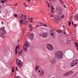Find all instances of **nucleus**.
<instances>
[{"instance_id": "obj_4", "label": "nucleus", "mask_w": 78, "mask_h": 78, "mask_svg": "<svg viewBox=\"0 0 78 78\" xmlns=\"http://www.w3.org/2000/svg\"><path fill=\"white\" fill-rule=\"evenodd\" d=\"M30 44H29V43L27 42H25V45H24L23 48V50H24V51H27V48H28Z\"/></svg>"}, {"instance_id": "obj_50", "label": "nucleus", "mask_w": 78, "mask_h": 78, "mask_svg": "<svg viewBox=\"0 0 78 78\" xmlns=\"http://www.w3.org/2000/svg\"><path fill=\"white\" fill-rule=\"evenodd\" d=\"M39 25H38L37 26H36V27H39Z\"/></svg>"}, {"instance_id": "obj_13", "label": "nucleus", "mask_w": 78, "mask_h": 78, "mask_svg": "<svg viewBox=\"0 0 78 78\" xmlns=\"http://www.w3.org/2000/svg\"><path fill=\"white\" fill-rule=\"evenodd\" d=\"M74 18L75 20H78V14H76L74 16Z\"/></svg>"}, {"instance_id": "obj_25", "label": "nucleus", "mask_w": 78, "mask_h": 78, "mask_svg": "<svg viewBox=\"0 0 78 78\" xmlns=\"http://www.w3.org/2000/svg\"><path fill=\"white\" fill-rule=\"evenodd\" d=\"M19 45H18L17 46H16V50L17 49H18V48H19Z\"/></svg>"}, {"instance_id": "obj_49", "label": "nucleus", "mask_w": 78, "mask_h": 78, "mask_svg": "<svg viewBox=\"0 0 78 78\" xmlns=\"http://www.w3.org/2000/svg\"><path fill=\"white\" fill-rule=\"evenodd\" d=\"M1 8H2V7L1 6V5H0V9H1Z\"/></svg>"}, {"instance_id": "obj_52", "label": "nucleus", "mask_w": 78, "mask_h": 78, "mask_svg": "<svg viewBox=\"0 0 78 78\" xmlns=\"http://www.w3.org/2000/svg\"><path fill=\"white\" fill-rule=\"evenodd\" d=\"M28 2H30V0H28Z\"/></svg>"}, {"instance_id": "obj_14", "label": "nucleus", "mask_w": 78, "mask_h": 78, "mask_svg": "<svg viewBox=\"0 0 78 78\" xmlns=\"http://www.w3.org/2000/svg\"><path fill=\"white\" fill-rule=\"evenodd\" d=\"M30 20V18H25L23 20V22L28 23Z\"/></svg>"}, {"instance_id": "obj_2", "label": "nucleus", "mask_w": 78, "mask_h": 78, "mask_svg": "<svg viewBox=\"0 0 78 78\" xmlns=\"http://www.w3.org/2000/svg\"><path fill=\"white\" fill-rule=\"evenodd\" d=\"M5 27H3L0 29V36L2 37L3 39L5 37V35L7 34V32L5 30Z\"/></svg>"}, {"instance_id": "obj_43", "label": "nucleus", "mask_w": 78, "mask_h": 78, "mask_svg": "<svg viewBox=\"0 0 78 78\" xmlns=\"http://www.w3.org/2000/svg\"><path fill=\"white\" fill-rule=\"evenodd\" d=\"M72 25H73V21L72 22Z\"/></svg>"}, {"instance_id": "obj_16", "label": "nucleus", "mask_w": 78, "mask_h": 78, "mask_svg": "<svg viewBox=\"0 0 78 78\" xmlns=\"http://www.w3.org/2000/svg\"><path fill=\"white\" fill-rule=\"evenodd\" d=\"M39 66H36L35 68V70H36V71H37V70H38V69L39 68Z\"/></svg>"}, {"instance_id": "obj_58", "label": "nucleus", "mask_w": 78, "mask_h": 78, "mask_svg": "<svg viewBox=\"0 0 78 78\" xmlns=\"http://www.w3.org/2000/svg\"><path fill=\"white\" fill-rule=\"evenodd\" d=\"M32 30H33V29H32L31 30V31H32Z\"/></svg>"}, {"instance_id": "obj_5", "label": "nucleus", "mask_w": 78, "mask_h": 78, "mask_svg": "<svg viewBox=\"0 0 78 78\" xmlns=\"http://www.w3.org/2000/svg\"><path fill=\"white\" fill-rule=\"evenodd\" d=\"M16 64L19 67H21L23 66V63L19 59L16 60Z\"/></svg>"}, {"instance_id": "obj_44", "label": "nucleus", "mask_w": 78, "mask_h": 78, "mask_svg": "<svg viewBox=\"0 0 78 78\" xmlns=\"http://www.w3.org/2000/svg\"><path fill=\"white\" fill-rule=\"evenodd\" d=\"M24 18H25V19H27V16H25L24 17Z\"/></svg>"}, {"instance_id": "obj_10", "label": "nucleus", "mask_w": 78, "mask_h": 78, "mask_svg": "<svg viewBox=\"0 0 78 78\" xmlns=\"http://www.w3.org/2000/svg\"><path fill=\"white\" fill-rule=\"evenodd\" d=\"M28 36L30 39H33L34 37V34H33V33H31V34H28Z\"/></svg>"}, {"instance_id": "obj_37", "label": "nucleus", "mask_w": 78, "mask_h": 78, "mask_svg": "<svg viewBox=\"0 0 78 78\" xmlns=\"http://www.w3.org/2000/svg\"><path fill=\"white\" fill-rule=\"evenodd\" d=\"M43 26H44V27H47V25H45L44 24V25Z\"/></svg>"}, {"instance_id": "obj_12", "label": "nucleus", "mask_w": 78, "mask_h": 78, "mask_svg": "<svg viewBox=\"0 0 78 78\" xmlns=\"http://www.w3.org/2000/svg\"><path fill=\"white\" fill-rule=\"evenodd\" d=\"M44 73H45L44 72V71L43 70H41V72L40 74V76H43V75H44Z\"/></svg>"}, {"instance_id": "obj_22", "label": "nucleus", "mask_w": 78, "mask_h": 78, "mask_svg": "<svg viewBox=\"0 0 78 78\" xmlns=\"http://www.w3.org/2000/svg\"><path fill=\"white\" fill-rule=\"evenodd\" d=\"M17 54V50L16 49H15V55Z\"/></svg>"}, {"instance_id": "obj_53", "label": "nucleus", "mask_w": 78, "mask_h": 78, "mask_svg": "<svg viewBox=\"0 0 78 78\" xmlns=\"http://www.w3.org/2000/svg\"><path fill=\"white\" fill-rule=\"evenodd\" d=\"M64 34H66V32H64Z\"/></svg>"}, {"instance_id": "obj_33", "label": "nucleus", "mask_w": 78, "mask_h": 78, "mask_svg": "<svg viewBox=\"0 0 78 78\" xmlns=\"http://www.w3.org/2000/svg\"><path fill=\"white\" fill-rule=\"evenodd\" d=\"M69 25H71V23L70 22H69Z\"/></svg>"}, {"instance_id": "obj_59", "label": "nucleus", "mask_w": 78, "mask_h": 78, "mask_svg": "<svg viewBox=\"0 0 78 78\" xmlns=\"http://www.w3.org/2000/svg\"><path fill=\"white\" fill-rule=\"evenodd\" d=\"M46 3H48V2H46Z\"/></svg>"}, {"instance_id": "obj_15", "label": "nucleus", "mask_w": 78, "mask_h": 78, "mask_svg": "<svg viewBox=\"0 0 78 78\" xmlns=\"http://www.w3.org/2000/svg\"><path fill=\"white\" fill-rule=\"evenodd\" d=\"M37 25L39 26H44V24H43L42 22L38 23Z\"/></svg>"}, {"instance_id": "obj_11", "label": "nucleus", "mask_w": 78, "mask_h": 78, "mask_svg": "<svg viewBox=\"0 0 78 78\" xmlns=\"http://www.w3.org/2000/svg\"><path fill=\"white\" fill-rule=\"evenodd\" d=\"M48 34L47 33H44L43 34V36L44 38H46V37H47L48 36Z\"/></svg>"}, {"instance_id": "obj_55", "label": "nucleus", "mask_w": 78, "mask_h": 78, "mask_svg": "<svg viewBox=\"0 0 78 78\" xmlns=\"http://www.w3.org/2000/svg\"><path fill=\"white\" fill-rule=\"evenodd\" d=\"M64 8H66V6H64Z\"/></svg>"}, {"instance_id": "obj_20", "label": "nucleus", "mask_w": 78, "mask_h": 78, "mask_svg": "<svg viewBox=\"0 0 78 78\" xmlns=\"http://www.w3.org/2000/svg\"><path fill=\"white\" fill-rule=\"evenodd\" d=\"M54 22H55V23H58V22L56 20H55V19H53Z\"/></svg>"}, {"instance_id": "obj_34", "label": "nucleus", "mask_w": 78, "mask_h": 78, "mask_svg": "<svg viewBox=\"0 0 78 78\" xmlns=\"http://www.w3.org/2000/svg\"><path fill=\"white\" fill-rule=\"evenodd\" d=\"M16 69L17 71H18V69H17V67L16 66Z\"/></svg>"}, {"instance_id": "obj_64", "label": "nucleus", "mask_w": 78, "mask_h": 78, "mask_svg": "<svg viewBox=\"0 0 78 78\" xmlns=\"http://www.w3.org/2000/svg\"><path fill=\"white\" fill-rule=\"evenodd\" d=\"M49 14H50V13H49Z\"/></svg>"}, {"instance_id": "obj_6", "label": "nucleus", "mask_w": 78, "mask_h": 78, "mask_svg": "<svg viewBox=\"0 0 78 78\" xmlns=\"http://www.w3.org/2000/svg\"><path fill=\"white\" fill-rule=\"evenodd\" d=\"M47 48L48 50H50V51H52L53 50V47L51 45V44H47Z\"/></svg>"}, {"instance_id": "obj_31", "label": "nucleus", "mask_w": 78, "mask_h": 78, "mask_svg": "<svg viewBox=\"0 0 78 78\" xmlns=\"http://www.w3.org/2000/svg\"><path fill=\"white\" fill-rule=\"evenodd\" d=\"M48 6L49 7V8H50V5L49 3H48Z\"/></svg>"}, {"instance_id": "obj_9", "label": "nucleus", "mask_w": 78, "mask_h": 78, "mask_svg": "<svg viewBox=\"0 0 78 78\" xmlns=\"http://www.w3.org/2000/svg\"><path fill=\"white\" fill-rule=\"evenodd\" d=\"M50 33L51 36H54V35H55V32L52 30H51Z\"/></svg>"}, {"instance_id": "obj_8", "label": "nucleus", "mask_w": 78, "mask_h": 78, "mask_svg": "<svg viewBox=\"0 0 78 78\" xmlns=\"http://www.w3.org/2000/svg\"><path fill=\"white\" fill-rule=\"evenodd\" d=\"M56 12L59 14H62V11L58 7H57L56 9Z\"/></svg>"}, {"instance_id": "obj_24", "label": "nucleus", "mask_w": 78, "mask_h": 78, "mask_svg": "<svg viewBox=\"0 0 78 78\" xmlns=\"http://www.w3.org/2000/svg\"><path fill=\"white\" fill-rule=\"evenodd\" d=\"M24 5H25V7H27V5L26 4V3L25 2L24 3Z\"/></svg>"}, {"instance_id": "obj_17", "label": "nucleus", "mask_w": 78, "mask_h": 78, "mask_svg": "<svg viewBox=\"0 0 78 78\" xmlns=\"http://www.w3.org/2000/svg\"><path fill=\"white\" fill-rule=\"evenodd\" d=\"M23 52L22 50L20 51L18 53V55H22V53Z\"/></svg>"}, {"instance_id": "obj_38", "label": "nucleus", "mask_w": 78, "mask_h": 78, "mask_svg": "<svg viewBox=\"0 0 78 78\" xmlns=\"http://www.w3.org/2000/svg\"><path fill=\"white\" fill-rule=\"evenodd\" d=\"M68 43H69V44H70V40H69L68 41Z\"/></svg>"}, {"instance_id": "obj_35", "label": "nucleus", "mask_w": 78, "mask_h": 78, "mask_svg": "<svg viewBox=\"0 0 78 78\" xmlns=\"http://www.w3.org/2000/svg\"><path fill=\"white\" fill-rule=\"evenodd\" d=\"M40 36L41 37H42V36H43V35H42V34H40Z\"/></svg>"}, {"instance_id": "obj_19", "label": "nucleus", "mask_w": 78, "mask_h": 78, "mask_svg": "<svg viewBox=\"0 0 78 78\" xmlns=\"http://www.w3.org/2000/svg\"><path fill=\"white\" fill-rule=\"evenodd\" d=\"M51 9L53 10H55V8L53 7V5H51Z\"/></svg>"}, {"instance_id": "obj_61", "label": "nucleus", "mask_w": 78, "mask_h": 78, "mask_svg": "<svg viewBox=\"0 0 78 78\" xmlns=\"http://www.w3.org/2000/svg\"><path fill=\"white\" fill-rule=\"evenodd\" d=\"M0 12H1V11H0Z\"/></svg>"}, {"instance_id": "obj_48", "label": "nucleus", "mask_w": 78, "mask_h": 78, "mask_svg": "<svg viewBox=\"0 0 78 78\" xmlns=\"http://www.w3.org/2000/svg\"><path fill=\"white\" fill-rule=\"evenodd\" d=\"M30 22H33V21L32 20H31Z\"/></svg>"}, {"instance_id": "obj_28", "label": "nucleus", "mask_w": 78, "mask_h": 78, "mask_svg": "<svg viewBox=\"0 0 78 78\" xmlns=\"http://www.w3.org/2000/svg\"><path fill=\"white\" fill-rule=\"evenodd\" d=\"M57 31L58 32V33H61V31H62L58 30V31L57 30Z\"/></svg>"}, {"instance_id": "obj_29", "label": "nucleus", "mask_w": 78, "mask_h": 78, "mask_svg": "<svg viewBox=\"0 0 78 78\" xmlns=\"http://www.w3.org/2000/svg\"><path fill=\"white\" fill-rule=\"evenodd\" d=\"M53 2H57V0H52Z\"/></svg>"}, {"instance_id": "obj_42", "label": "nucleus", "mask_w": 78, "mask_h": 78, "mask_svg": "<svg viewBox=\"0 0 78 78\" xmlns=\"http://www.w3.org/2000/svg\"><path fill=\"white\" fill-rule=\"evenodd\" d=\"M12 76L13 75H14V72H12Z\"/></svg>"}, {"instance_id": "obj_1", "label": "nucleus", "mask_w": 78, "mask_h": 78, "mask_svg": "<svg viewBox=\"0 0 78 78\" xmlns=\"http://www.w3.org/2000/svg\"><path fill=\"white\" fill-rule=\"evenodd\" d=\"M63 55H64V54L62 52V51H60L56 52L55 54V58L59 59L62 58Z\"/></svg>"}, {"instance_id": "obj_7", "label": "nucleus", "mask_w": 78, "mask_h": 78, "mask_svg": "<svg viewBox=\"0 0 78 78\" xmlns=\"http://www.w3.org/2000/svg\"><path fill=\"white\" fill-rule=\"evenodd\" d=\"M73 72L72 71H70L68 72L65 73L63 74V76H70V75L73 74Z\"/></svg>"}, {"instance_id": "obj_30", "label": "nucleus", "mask_w": 78, "mask_h": 78, "mask_svg": "<svg viewBox=\"0 0 78 78\" xmlns=\"http://www.w3.org/2000/svg\"><path fill=\"white\" fill-rule=\"evenodd\" d=\"M29 27L30 28H31V27H32V25H31V24H30Z\"/></svg>"}, {"instance_id": "obj_51", "label": "nucleus", "mask_w": 78, "mask_h": 78, "mask_svg": "<svg viewBox=\"0 0 78 78\" xmlns=\"http://www.w3.org/2000/svg\"><path fill=\"white\" fill-rule=\"evenodd\" d=\"M49 2H51V0H49Z\"/></svg>"}, {"instance_id": "obj_60", "label": "nucleus", "mask_w": 78, "mask_h": 78, "mask_svg": "<svg viewBox=\"0 0 78 78\" xmlns=\"http://www.w3.org/2000/svg\"><path fill=\"white\" fill-rule=\"evenodd\" d=\"M21 18H22V17H21Z\"/></svg>"}, {"instance_id": "obj_36", "label": "nucleus", "mask_w": 78, "mask_h": 78, "mask_svg": "<svg viewBox=\"0 0 78 78\" xmlns=\"http://www.w3.org/2000/svg\"><path fill=\"white\" fill-rule=\"evenodd\" d=\"M51 13H54V11H53V10H51Z\"/></svg>"}, {"instance_id": "obj_27", "label": "nucleus", "mask_w": 78, "mask_h": 78, "mask_svg": "<svg viewBox=\"0 0 78 78\" xmlns=\"http://www.w3.org/2000/svg\"><path fill=\"white\" fill-rule=\"evenodd\" d=\"M1 3L2 4H4V3H5V2H4V1L3 0V1H1Z\"/></svg>"}, {"instance_id": "obj_45", "label": "nucleus", "mask_w": 78, "mask_h": 78, "mask_svg": "<svg viewBox=\"0 0 78 78\" xmlns=\"http://www.w3.org/2000/svg\"><path fill=\"white\" fill-rule=\"evenodd\" d=\"M21 16H22V17H23V14H21Z\"/></svg>"}, {"instance_id": "obj_3", "label": "nucleus", "mask_w": 78, "mask_h": 78, "mask_svg": "<svg viewBox=\"0 0 78 78\" xmlns=\"http://www.w3.org/2000/svg\"><path fill=\"white\" fill-rule=\"evenodd\" d=\"M78 60L77 59H75L73 60L72 62L70 63V66L71 67H73L75 66L78 64Z\"/></svg>"}, {"instance_id": "obj_54", "label": "nucleus", "mask_w": 78, "mask_h": 78, "mask_svg": "<svg viewBox=\"0 0 78 78\" xmlns=\"http://www.w3.org/2000/svg\"><path fill=\"white\" fill-rule=\"evenodd\" d=\"M39 73H40V72H41V71H40V70H39Z\"/></svg>"}, {"instance_id": "obj_46", "label": "nucleus", "mask_w": 78, "mask_h": 78, "mask_svg": "<svg viewBox=\"0 0 78 78\" xmlns=\"http://www.w3.org/2000/svg\"><path fill=\"white\" fill-rule=\"evenodd\" d=\"M76 45H78V44H77V43H76Z\"/></svg>"}, {"instance_id": "obj_23", "label": "nucleus", "mask_w": 78, "mask_h": 78, "mask_svg": "<svg viewBox=\"0 0 78 78\" xmlns=\"http://www.w3.org/2000/svg\"><path fill=\"white\" fill-rule=\"evenodd\" d=\"M12 72H14V68L13 67L12 69Z\"/></svg>"}, {"instance_id": "obj_32", "label": "nucleus", "mask_w": 78, "mask_h": 78, "mask_svg": "<svg viewBox=\"0 0 78 78\" xmlns=\"http://www.w3.org/2000/svg\"><path fill=\"white\" fill-rule=\"evenodd\" d=\"M64 16H64V15H63L61 16L62 18H64Z\"/></svg>"}, {"instance_id": "obj_18", "label": "nucleus", "mask_w": 78, "mask_h": 78, "mask_svg": "<svg viewBox=\"0 0 78 78\" xmlns=\"http://www.w3.org/2000/svg\"><path fill=\"white\" fill-rule=\"evenodd\" d=\"M23 19H22L20 21V23L21 25H22V23H23Z\"/></svg>"}, {"instance_id": "obj_63", "label": "nucleus", "mask_w": 78, "mask_h": 78, "mask_svg": "<svg viewBox=\"0 0 78 78\" xmlns=\"http://www.w3.org/2000/svg\"><path fill=\"white\" fill-rule=\"evenodd\" d=\"M24 24H26V23H24Z\"/></svg>"}, {"instance_id": "obj_56", "label": "nucleus", "mask_w": 78, "mask_h": 78, "mask_svg": "<svg viewBox=\"0 0 78 78\" xmlns=\"http://www.w3.org/2000/svg\"><path fill=\"white\" fill-rule=\"evenodd\" d=\"M76 47H78V45H76Z\"/></svg>"}, {"instance_id": "obj_41", "label": "nucleus", "mask_w": 78, "mask_h": 78, "mask_svg": "<svg viewBox=\"0 0 78 78\" xmlns=\"http://www.w3.org/2000/svg\"><path fill=\"white\" fill-rule=\"evenodd\" d=\"M14 5H15V6H17V3H16L15 4H14Z\"/></svg>"}, {"instance_id": "obj_26", "label": "nucleus", "mask_w": 78, "mask_h": 78, "mask_svg": "<svg viewBox=\"0 0 78 78\" xmlns=\"http://www.w3.org/2000/svg\"><path fill=\"white\" fill-rule=\"evenodd\" d=\"M14 16L15 17H17V15L16 14H15L14 15Z\"/></svg>"}, {"instance_id": "obj_57", "label": "nucleus", "mask_w": 78, "mask_h": 78, "mask_svg": "<svg viewBox=\"0 0 78 78\" xmlns=\"http://www.w3.org/2000/svg\"><path fill=\"white\" fill-rule=\"evenodd\" d=\"M33 19V18H31V19Z\"/></svg>"}, {"instance_id": "obj_21", "label": "nucleus", "mask_w": 78, "mask_h": 78, "mask_svg": "<svg viewBox=\"0 0 78 78\" xmlns=\"http://www.w3.org/2000/svg\"><path fill=\"white\" fill-rule=\"evenodd\" d=\"M59 1L62 3H64V1L63 0H59Z\"/></svg>"}, {"instance_id": "obj_39", "label": "nucleus", "mask_w": 78, "mask_h": 78, "mask_svg": "<svg viewBox=\"0 0 78 78\" xmlns=\"http://www.w3.org/2000/svg\"><path fill=\"white\" fill-rule=\"evenodd\" d=\"M74 27H76V24H74Z\"/></svg>"}, {"instance_id": "obj_40", "label": "nucleus", "mask_w": 78, "mask_h": 78, "mask_svg": "<svg viewBox=\"0 0 78 78\" xmlns=\"http://www.w3.org/2000/svg\"><path fill=\"white\" fill-rule=\"evenodd\" d=\"M4 2H7L8 1H7V0H4Z\"/></svg>"}, {"instance_id": "obj_47", "label": "nucleus", "mask_w": 78, "mask_h": 78, "mask_svg": "<svg viewBox=\"0 0 78 78\" xmlns=\"http://www.w3.org/2000/svg\"><path fill=\"white\" fill-rule=\"evenodd\" d=\"M51 17H53V15H51Z\"/></svg>"}, {"instance_id": "obj_62", "label": "nucleus", "mask_w": 78, "mask_h": 78, "mask_svg": "<svg viewBox=\"0 0 78 78\" xmlns=\"http://www.w3.org/2000/svg\"><path fill=\"white\" fill-rule=\"evenodd\" d=\"M2 24H3V23L2 22Z\"/></svg>"}]
</instances>
